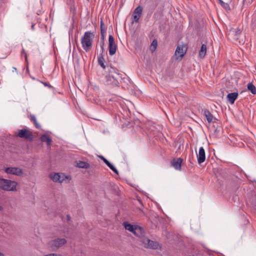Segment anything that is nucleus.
<instances>
[{"mask_svg": "<svg viewBox=\"0 0 256 256\" xmlns=\"http://www.w3.org/2000/svg\"><path fill=\"white\" fill-rule=\"evenodd\" d=\"M123 226L126 230H128L132 233L136 226V225L132 224L127 222H124Z\"/></svg>", "mask_w": 256, "mask_h": 256, "instance_id": "f3484780", "label": "nucleus"}, {"mask_svg": "<svg viewBox=\"0 0 256 256\" xmlns=\"http://www.w3.org/2000/svg\"><path fill=\"white\" fill-rule=\"evenodd\" d=\"M225 2H223L222 0H219L222 6L226 10H229L230 9L228 2H230L232 0H224Z\"/></svg>", "mask_w": 256, "mask_h": 256, "instance_id": "412c9836", "label": "nucleus"}, {"mask_svg": "<svg viewBox=\"0 0 256 256\" xmlns=\"http://www.w3.org/2000/svg\"><path fill=\"white\" fill-rule=\"evenodd\" d=\"M54 256V254H46L44 256Z\"/></svg>", "mask_w": 256, "mask_h": 256, "instance_id": "72a5a7b5", "label": "nucleus"}, {"mask_svg": "<svg viewBox=\"0 0 256 256\" xmlns=\"http://www.w3.org/2000/svg\"><path fill=\"white\" fill-rule=\"evenodd\" d=\"M106 78L108 84L113 86H118V81L122 78V75L118 72L115 68H110L108 70V74Z\"/></svg>", "mask_w": 256, "mask_h": 256, "instance_id": "f257e3e1", "label": "nucleus"}, {"mask_svg": "<svg viewBox=\"0 0 256 256\" xmlns=\"http://www.w3.org/2000/svg\"><path fill=\"white\" fill-rule=\"evenodd\" d=\"M209 130L212 134L216 137L221 130V126L218 120L214 118L212 115L209 112Z\"/></svg>", "mask_w": 256, "mask_h": 256, "instance_id": "20e7f679", "label": "nucleus"}, {"mask_svg": "<svg viewBox=\"0 0 256 256\" xmlns=\"http://www.w3.org/2000/svg\"><path fill=\"white\" fill-rule=\"evenodd\" d=\"M18 136L21 138H25L28 140L32 139V134L26 129H22L19 130Z\"/></svg>", "mask_w": 256, "mask_h": 256, "instance_id": "f8f14e48", "label": "nucleus"}, {"mask_svg": "<svg viewBox=\"0 0 256 256\" xmlns=\"http://www.w3.org/2000/svg\"><path fill=\"white\" fill-rule=\"evenodd\" d=\"M117 49V46L115 44L114 38L112 35H109L108 36V50L109 54L113 56L115 54Z\"/></svg>", "mask_w": 256, "mask_h": 256, "instance_id": "6e6552de", "label": "nucleus"}, {"mask_svg": "<svg viewBox=\"0 0 256 256\" xmlns=\"http://www.w3.org/2000/svg\"><path fill=\"white\" fill-rule=\"evenodd\" d=\"M24 54L25 58H26V60L27 55H26V54L24 50V49L22 50V54Z\"/></svg>", "mask_w": 256, "mask_h": 256, "instance_id": "7c9ffc66", "label": "nucleus"}, {"mask_svg": "<svg viewBox=\"0 0 256 256\" xmlns=\"http://www.w3.org/2000/svg\"><path fill=\"white\" fill-rule=\"evenodd\" d=\"M76 166L80 168H90V164L86 162L78 161L77 162Z\"/></svg>", "mask_w": 256, "mask_h": 256, "instance_id": "a211bd4d", "label": "nucleus"}, {"mask_svg": "<svg viewBox=\"0 0 256 256\" xmlns=\"http://www.w3.org/2000/svg\"><path fill=\"white\" fill-rule=\"evenodd\" d=\"M234 32L235 36H236V38H238V36L240 33V30L239 28H237L235 30Z\"/></svg>", "mask_w": 256, "mask_h": 256, "instance_id": "c85d7f7f", "label": "nucleus"}, {"mask_svg": "<svg viewBox=\"0 0 256 256\" xmlns=\"http://www.w3.org/2000/svg\"><path fill=\"white\" fill-rule=\"evenodd\" d=\"M158 45V42L156 40H154L151 44L152 50L154 51L156 50Z\"/></svg>", "mask_w": 256, "mask_h": 256, "instance_id": "a878e982", "label": "nucleus"}, {"mask_svg": "<svg viewBox=\"0 0 256 256\" xmlns=\"http://www.w3.org/2000/svg\"><path fill=\"white\" fill-rule=\"evenodd\" d=\"M40 140L43 142H46L48 146H50L51 144L52 139L47 135H42L40 138Z\"/></svg>", "mask_w": 256, "mask_h": 256, "instance_id": "aec40b11", "label": "nucleus"}, {"mask_svg": "<svg viewBox=\"0 0 256 256\" xmlns=\"http://www.w3.org/2000/svg\"><path fill=\"white\" fill-rule=\"evenodd\" d=\"M4 172L16 176H21L23 174L22 170L20 168L9 167L4 168Z\"/></svg>", "mask_w": 256, "mask_h": 256, "instance_id": "1a4fd4ad", "label": "nucleus"}, {"mask_svg": "<svg viewBox=\"0 0 256 256\" xmlns=\"http://www.w3.org/2000/svg\"><path fill=\"white\" fill-rule=\"evenodd\" d=\"M50 177L54 182L59 183H68L72 179L70 175H66L64 173H52Z\"/></svg>", "mask_w": 256, "mask_h": 256, "instance_id": "39448f33", "label": "nucleus"}, {"mask_svg": "<svg viewBox=\"0 0 256 256\" xmlns=\"http://www.w3.org/2000/svg\"><path fill=\"white\" fill-rule=\"evenodd\" d=\"M141 242L143 244L144 247L146 248L156 250L161 248V246L158 242L151 240L146 238L142 239Z\"/></svg>", "mask_w": 256, "mask_h": 256, "instance_id": "0eeeda50", "label": "nucleus"}, {"mask_svg": "<svg viewBox=\"0 0 256 256\" xmlns=\"http://www.w3.org/2000/svg\"><path fill=\"white\" fill-rule=\"evenodd\" d=\"M133 234L136 236L138 237L140 239V241L142 239L145 238L144 237V229L138 226H136Z\"/></svg>", "mask_w": 256, "mask_h": 256, "instance_id": "ddd939ff", "label": "nucleus"}, {"mask_svg": "<svg viewBox=\"0 0 256 256\" xmlns=\"http://www.w3.org/2000/svg\"><path fill=\"white\" fill-rule=\"evenodd\" d=\"M206 45L204 44H202L200 51L199 52V56L200 58H203L205 56L206 53Z\"/></svg>", "mask_w": 256, "mask_h": 256, "instance_id": "6ab92c4d", "label": "nucleus"}, {"mask_svg": "<svg viewBox=\"0 0 256 256\" xmlns=\"http://www.w3.org/2000/svg\"><path fill=\"white\" fill-rule=\"evenodd\" d=\"M238 96V93L234 92L228 94L227 96V98L229 102L232 104L234 103L235 100L237 98Z\"/></svg>", "mask_w": 256, "mask_h": 256, "instance_id": "dca6fc26", "label": "nucleus"}, {"mask_svg": "<svg viewBox=\"0 0 256 256\" xmlns=\"http://www.w3.org/2000/svg\"><path fill=\"white\" fill-rule=\"evenodd\" d=\"M198 161V164H201L204 162L206 160V154L204 148L200 147L199 150L198 154H197Z\"/></svg>", "mask_w": 256, "mask_h": 256, "instance_id": "4468645a", "label": "nucleus"}, {"mask_svg": "<svg viewBox=\"0 0 256 256\" xmlns=\"http://www.w3.org/2000/svg\"><path fill=\"white\" fill-rule=\"evenodd\" d=\"M187 48L184 45H178L175 51L176 58H182L186 53Z\"/></svg>", "mask_w": 256, "mask_h": 256, "instance_id": "9d476101", "label": "nucleus"}, {"mask_svg": "<svg viewBox=\"0 0 256 256\" xmlns=\"http://www.w3.org/2000/svg\"><path fill=\"white\" fill-rule=\"evenodd\" d=\"M2 208V206H0V210H1Z\"/></svg>", "mask_w": 256, "mask_h": 256, "instance_id": "4c0bfd02", "label": "nucleus"}, {"mask_svg": "<svg viewBox=\"0 0 256 256\" xmlns=\"http://www.w3.org/2000/svg\"><path fill=\"white\" fill-rule=\"evenodd\" d=\"M30 120L32 122H33L35 126L38 128H40V126L38 123L36 116L34 115L30 116Z\"/></svg>", "mask_w": 256, "mask_h": 256, "instance_id": "5701e85b", "label": "nucleus"}, {"mask_svg": "<svg viewBox=\"0 0 256 256\" xmlns=\"http://www.w3.org/2000/svg\"><path fill=\"white\" fill-rule=\"evenodd\" d=\"M104 23L102 20L100 21V32L102 36H104V34L106 32V28H104Z\"/></svg>", "mask_w": 256, "mask_h": 256, "instance_id": "393cba45", "label": "nucleus"}, {"mask_svg": "<svg viewBox=\"0 0 256 256\" xmlns=\"http://www.w3.org/2000/svg\"><path fill=\"white\" fill-rule=\"evenodd\" d=\"M18 185V182L14 180L0 178V189L3 190L16 192Z\"/></svg>", "mask_w": 256, "mask_h": 256, "instance_id": "7ed1b4c3", "label": "nucleus"}, {"mask_svg": "<svg viewBox=\"0 0 256 256\" xmlns=\"http://www.w3.org/2000/svg\"><path fill=\"white\" fill-rule=\"evenodd\" d=\"M32 30H34V25H32Z\"/></svg>", "mask_w": 256, "mask_h": 256, "instance_id": "e433bc0d", "label": "nucleus"}, {"mask_svg": "<svg viewBox=\"0 0 256 256\" xmlns=\"http://www.w3.org/2000/svg\"><path fill=\"white\" fill-rule=\"evenodd\" d=\"M204 114H205L206 118L207 120L208 121V114H207L206 113V111H205Z\"/></svg>", "mask_w": 256, "mask_h": 256, "instance_id": "473e14b6", "label": "nucleus"}, {"mask_svg": "<svg viewBox=\"0 0 256 256\" xmlns=\"http://www.w3.org/2000/svg\"><path fill=\"white\" fill-rule=\"evenodd\" d=\"M0 256H4L3 254H2L1 252H0Z\"/></svg>", "mask_w": 256, "mask_h": 256, "instance_id": "c9c22d12", "label": "nucleus"}, {"mask_svg": "<svg viewBox=\"0 0 256 256\" xmlns=\"http://www.w3.org/2000/svg\"><path fill=\"white\" fill-rule=\"evenodd\" d=\"M94 37V32L90 31L86 32L81 38V44L83 49L88 52L92 46L93 39Z\"/></svg>", "mask_w": 256, "mask_h": 256, "instance_id": "f03ea898", "label": "nucleus"}, {"mask_svg": "<svg viewBox=\"0 0 256 256\" xmlns=\"http://www.w3.org/2000/svg\"><path fill=\"white\" fill-rule=\"evenodd\" d=\"M247 88L248 90L250 91L253 94H256V88L252 83H248L247 86Z\"/></svg>", "mask_w": 256, "mask_h": 256, "instance_id": "4be33fe9", "label": "nucleus"}, {"mask_svg": "<svg viewBox=\"0 0 256 256\" xmlns=\"http://www.w3.org/2000/svg\"><path fill=\"white\" fill-rule=\"evenodd\" d=\"M104 59L102 56L98 57V62L99 64L103 68H105L106 66L104 64Z\"/></svg>", "mask_w": 256, "mask_h": 256, "instance_id": "b1692460", "label": "nucleus"}, {"mask_svg": "<svg viewBox=\"0 0 256 256\" xmlns=\"http://www.w3.org/2000/svg\"><path fill=\"white\" fill-rule=\"evenodd\" d=\"M100 158L102 160L104 161V162L108 166L110 164V162L106 158H105L103 156H100Z\"/></svg>", "mask_w": 256, "mask_h": 256, "instance_id": "cd10ccee", "label": "nucleus"}, {"mask_svg": "<svg viewBox=\"0 0 256 256\" xmlns=\"http://www.w3.org/2000/svg\"><path fill=\"white\" fill-rule=\"evenodd\" d=\"M68 220H70V215L67 216Z\"/></svg>", "mask_w": 256, "mask_h": 256, "instance_id": "f704fd0d", "label": "nucleus"}, {"mask_svg": "<svg viewBox=\"0 0 256 256\" xmlns=\"http://www.w3.org/2000/svg\"><path fill=\"white\" fill-rule=\"evenodd\" d=\"M182 160L181 158H178L174 159L172 162L171 165L176 170H180L182 166Z\"/></svg>", "mask_w": 256, "mask_h": 256, "instance_id": "2eb2a0df", "label": "nucleus"}, {"mask_svg": "<svg viewBox=\"0 0 256 256\" xmlns=\"http://www.w3.org/2000/svg\"><path fill=\"white\" fill-rule=\"evenodd\" d=\"M104 42L100 44V48L102 50V51L103 52L104 50Z\"/></svg>", "mask_w": 256, "mask_h": 256, "instance_id": "2f4dec72", "label": "nucleus"}, {"mask_svg": "<svg viewBox=\"0 0 256 256\" xmlns=\"http://www.w3.org/2000/svg\"><path fill=\"white\" fill-rule=\"evenodd\" d=\"M108 166L116 174H118V171L116 169V168L110 162Z\"/></svg>", "mask_w": 256, "mask_h": 256, "instance_id": "bb28decb", "label": "nucleus"}, {"mask_svg": "<svg viewBox=\"0 0 256 256\" xmlns=\"http://www.w3.org/2000/svg\"><path fill=\"white\" fill-rule=\"evenodd\" d=\"M64 238H57L48 242V246L52 250H56L66 243Z\"/></svg>", "mask_w": 256, "mask_h": 256, "instance_id": "423d86ee", "label": "nucleus"}, {"mask_svg": "<svg viewBox=\"0 0 256 256\" xmlns=\"http://www.w3.org/2000/svg\"><path fill=\"white\" fill-rule=\"evenodd\" d=\"M142 12V8L140 6H138L135 8L133 12V20L132 22H138L141 16Z\"/></svg>", "mask_w": 256, "mask_h": 256, "instance_id": "9b49d317", "label": "nucleus"}, {"mask_svg": "<svg viewBox=\"0 0 256 256\" xmlns=\"http://www.w3.org/2000/svg\"><path fill=\"white\" fill-rule=\"evenodd\" d=\"M42 84L45 86H46L48 87L49 88H52L53 87L50 84L46 83V82H42Z\"/></svg>", "mask_w": 256, "mask_h": 256, "instance_id": "c756f323", "label": "nucleus"}]
</instances>
